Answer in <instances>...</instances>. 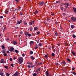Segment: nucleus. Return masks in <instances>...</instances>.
<instances>
[{"label":"nucleus","mask_w":76,"mask_h":76,"mask_svg":"<svg viewBox=\"0 0 76 76\" xmlns=\"http://www.w3.org/2000/svg\"><path fill=\"white\" fill-rule=\"evenodd\" d=\"M30 58L31 60H34L35 58V57H33L32 56H30Z\"/></svg>","instance_id":"16"},{"label":"nucleus","mask_w":76,"mask_h":76,"mask_svg":"<svg viewBox=\"0 0 76 76\" xmlns=\"http://www.w3.org/2000/svg\"><path fill=\"white\" fill-rule=\"evenodd\" d=\"M28 36L29 37H31V34H28Z\"/></svg>","instance_id":"43"},{"label":"nucleus","mask_w":76,"mask_h":76,"mask_svg":"<svg viewBox=\"0 0 76 76\" xmlns=\"http://www.w3.org/2000/svg\"><path fill=\"white\" fill-rule=\"evenodd\" d=\"M14 50H15V49H14V48L12 47L10 49L9 51H11V52L13 51H14Z\"/></svg>","instance_id":"7"},{"label":"nucleus","mask_w":76,"mask_h":76,"mask_svg":"<svg viewBox=\"0 0 76 76\" xmlns=\"http://www.w3.org/2000/svg\"><path fill=\"white\" fill-rule=\"evenodd\" d=\"M72 36H73V38H76V36L75 35V34H73L72 35Z\"/></svg>","instance_id":"40"},{"label":"nucleus","mask_w":76,"mask_h":76,"mask_svg":"<svg viewBox=\"0 0 76 76\" xmlns=\"http://www.w3.org/2000/svg\"><path fill=\"white\" fill-rule=\"evenodd\" d=\"M0 75H1V76H3V73H2V72H1L0 73Z\"/></svg>","instance_id":"42"},{"label":"nucleus","mask_w":76,"mask_h":76,"mask_svg":"<svg viewBox=\"0 0 76 76\" xmlns=\"http://www.w3.org/2000/svg\"><path fill=\"white\" fill-rule=\"evenodd\" d=\"M2 49L3 50L5 48V47H4V45H2Z\"/></svg>","instance_id":"29"},{"label":"nucleus","mask_w":76,"mask_h":76,"mask_svg":"<svg viewBox=\"0 0 76 76\" xmlns=\"http://www.w3.org/2000/svg\"><path fill=\"white\" fill-rule=\"evenodd\" d=\"M75 69H76V68H75L73 67L72 68V70H74Z\"/></svg>","instance_id":"56"},{"label":"nucleus","mask_w":76,"mask_h":76,"mask_svg":"<svg viewBox=\"0 0 76 76\" xmlns=\"http://www.w3.org/2000/svg\"><path fill=\"white\" fill-rule=\"evenodd\" d=\"M12 18H13V19H15L16 18V16L14 15L13 16Z\"/></svg>","instance_id":"48"},{"label":"nucleus","mask_w":76,"mask_h":76,"mask_svg":"<svg viewBox=\"0 0 76 76\" xmlns=\"http://www.w3.org/2000/svg\"><path fill=\"white\" fill-rule=\"evenodd\" d=\"M10 61H12V58H10Z\"/></svg>","instance_id":"55"},{"label":"nucleus","mask_w":76,"mask_h":76,"mask_svg":"<svg viewBox=\"0 0 76 76\" xmlns=\"http://www.w3.org/2000/svg\"><path fill=\"white\" fill-rule=\"evenodd\" d=\"M3 55H4V56H7V54H6V53H4Z\"/></svg>","instance_id":"33"},{"label":"nucleus","mask_w":76,"mask_h":76,"mask_svg":"<svg viewBox=\"0 0 76 76\" xmlns=\"http://www.w3.org/2000/svg\"><path fill=\"white\" fill-rule=\"evenodd\" d=\"M12 44H14V45H16L18 44V42H17L16 41H15L14 40H13L12 41Z\"/></svg>","instance_id":"9"},{"label":"nucleus","mask_w":76,"mask_h":76,"mask_svg":"<svg viewBox=\"0 0 76 76\" xmlns=\"http://www.w3.org/2000/svg\"><path fill=\"white\" fill-rule=\"evenodd\" d=\"M5 52H6V51L4 50H3V51L2 53H5Z\"/></svg>","instance_id":"58"},{"label":"nucleus","mask_w":76,"mask_h":76,"mask_svg":"<svg viewBox=\"0 0 76 76\" xmlns=\"http://www.w3.org/2000/svg\"><path fill=\"white\" fill-rule=\"evenodd\" d=\"M7 29V27H5L4 28V30H3V32L5 31V30H6Z\"/></svg>","instance_id":"28"},{"label":"nucleus","mask_w":76,"mask_h":76,"mask_svg":"<svg viewBox=\"0 0 76 76\" xmlns=\"http://www.w3.org/2000/svg\"><path fill=\"white\" fill-rule=\"evenodd\" d=\"M40 47H41V45H42V44L41 43H39L38 45Z\"/></svg>","instance_id":"37"},{"label":"nucleus","mask_w":76,"mask_h":76,"mask_svg":"<svg viewBox=\"0 0 76 76\" xmlns=\"http://www.w3.org/2000/svg\"><path fill=\"white\" fill-rule=\"evenodd\" d=\"M60 3V2L59 1H56V3Z\"/></svg>","instance_id":"45"},{"label":"nucleus","mask_w":76,"mask_h":76,"mask_svg":"<svg viewBox=\"0 0 76 76\" xmlns=\"http://www.w3.org/2000/svg\"><path fill=\"white\" fill-rule=\"evenodd\" d=\"M38 3L40 6H42V5L45 6V4L44 1L40 2H39Z\"/></svg>","instance_id":"4"},{"label":"nucleus","mask_w":76,"mask_h":76,"mask_svg":"<svg viewBox=\"0 0 76 76\" xmlns=\"http://www.w3.org/2000/svg\"><path fill=\"white\" fill-rule=\"evenodd\" d=\"M34 29L35 31H37V30H38V28H37V27H35L34 28Z\"/></svg>","instance_id":"22"},{"label":"nucleus","mask_w":76,"mask_h":76,"mask_svg":"<svg viewBox=\"0 0 76 76\" xmlns=\"http://www.w3.org/2000/svg\"><path fill=\"white\" fill-rule=\"evenodd\" d=\"M61 10H63V7H62L61 9Z\"/></svg>","instance_id":"62"},{"label":"nucleus","mask_w":76,"mask_h":76,"mask_svg":"<svg viewBox=\"0 0 76 76\" xmlns=\"http://www.w3.org/2000/svg\"><path fill=\"white\" fill-rule=\"evenodd\" d=\"M5 13L6 14H8L9 13V11H8L7 10H5Z\"/></svg>","instance_id":"18"},{"label":"nucleus","mask_w":76,"mask_h":76,"mask_svg":"<svg viewBox=\"0 0 76 76\" xmlns=\"http://www.w3.org/2000/svg\"><path fill=\"white\" fill-rule=\"evenodd\" d=\"M11 66L12 67H14V65H13V64H11Z\"/></svg>","instance_id":"54"},{"label":"nucleus","mask_w":76,"mask_h":76,"mask_svg":"<svg viewBox=\"0 0 76 76\" xmlns=\"http://www.w3.org/2000/svg\"><path fill=\"white\" fill-rule=\"evenodd\" d=\"M71 19L73 22H76V18L75 17H72Z\"/></svg>","instance_id":"5"},{"label":"nucleus","mask_w":76,"mask_h":76,"mask_svg":"<svg viewBox=\"0 0 76 76\" xmlns=\"http://www.w3.org/2000/svg\"><path fill=\"white\" fill-rule=\"evenodd\" d=\"M68 61H69L70 62H71V61H70V59H68Z\"/></svg>","instance_id":"61"},{"label":"nucleus","mask_w":76,"mask_h":76,"mask_svg":"<svg viewBox=\"0 0 76 76\" xmlns=\"http://www.w3.org/2000/svg\"><path fill=\"white\" fill-rule=\"evenodd\" d=\"M38 13V11L37 10H36L34 12V13L35 15H36V14H37Z\"/></svg>","instance_id":"17"},{"label":"nucleus","mask_w":76,"mask_h":76,"mask_svg":"<svg viewBox=\"0 0 76 76\" xmlns=\"http://www.w3.org/2000/svg\"><path fill=\"white\" fill-rule=\"evenodd\" d=\"M37 74L35 73H34L33 74V76H37Z\"/></svg>","instance_id":"39"},{"label":"nucleus","mask_w":76,"mask_h":76,"mask_svg":"<svg viewBox=\"0 0 76 76\" xmlns=\"http://www.w3.org/2000/svg\"><path fill=\"white\" fill-rule=\"evenodd\" d=\"M15 52H16V53H19V51L17 50H15Z\"/></svg>","instance_id":"35"},{"label":"nucleus","mask_w":76,"mask_h":76,"mask_svg":"<svg viewBox=\"0 0 76 76\" xmlns=\"http://www.w3.org/2000/svg\"><path fill=\"white\" fill-rule=\"evenodd\" d=\"M46 75L47 76H53L52 74H51V73H50V72H49L48 71H47L46 72Z\"/></svg>","instance_id":"3"},{"label":"nucleus","mask_w":76,"mask_h":76,"mask_svg":"<svg viewBox=\"0 0 76 76\" xmlns=\"http://www.w3.org/2000/svg\"><path fill=\"white\" fill-rule=\"evenodd\" d=\"M29 54L31 55L32 54H33V52L32 51H30Z\"/></svg>","instance_id":"24"},{"label":"nucleus","mask_w":76,"mask_h":76,"mask_svg":"<svg viewBox=\"0 0 76 76\" xmlns=\"http://www.w3.org/2000/svg\"><path fill=\"white\" fill-rule=\"evenodd\" d=\"M47 21H48H48H49V20H50V18H47Z\"/></svg>","instance_id":"44"},{"label":"nucleus","mask_w":76,"mask_h":76,"mask_svg":"<svg viewBox=\"0 0 76 76\" xmlns=\"http://www.w3.org/2000/svg\"><path fill=\"white\" fill-rule=\"evenodd\" d=\"M27 64H30V65H33V64H32V63L30 61H28L27 62Z\"/></svg>","instance_id":"12"},{"label":"nucleus","mask_w":76,"mask_h":76,"mask_svg":"<svg viewBox=\"0 0 76 76\" xmlns=\"http://www.w3.org/2000/svg\"><path fill=\"white\" fill-rule=\"evenodd\" d=\"M66 6H65V7L66 8L68 7V6H69V3L66 4Z\"/></svg>","instance_id":"23"},{"label":"nucleus","mask_w":76,"mask_h":76,"mask_svg":"<svg viewBox=\"0 0 76 76\" xmlns=\"http://www.w3.org/2000/svg\"><path fill=\"white\" fill-rule=\"evenodd\" d=\"M36 65H31V67H35V66Z\"/></svg>","instance_id":"47"},{"label":"nucleus","mask_w":76,"mask_h":76,"mask_svg":"<svg viewBox=\"0 0 76 76\" xmlns=\"http://www.w3.org/2000/svg\"><path fill=\"white\" fill-rule=\"evenodd\" d=\"M42 62H39L38 63V65H42Z\"/></svg>","instance_id":"30"},{"label":"nucleus","mask_w":76,"mask_h":76,"mask_svg":"<svg viewBox=\"0 0 76 76\" xmlns=\"http://www.w3.org/2000/svg\"><path fill=\"white\" fill-rule=\"evenodd\" d=\"M53 50V52H54V53L56 52V49H54Z\"/></svg>","instance_id":"52"},{"label":"nucleus","mask_w":76,"mask_h":76,"mask_svg":"<svg viewBox=\"0 0 76 76\" xmlns=\"http://www.w3.org/2000/svg\"><path fill=\"white\" fill-rule=\"evenodd\" d=\"M20 8H21V7H18V8L17 9V10H20Z\"/></svg>","instance_id":"46"},{"label":"nucleus","mask_w":76,"mask_h":76,"mask_svg":"<svg viewBox=\"0 0 76 76\" xmlns=\"http://www.w3.org/2000/svg\"><path fill=\"white\" fill-rule=\"evenodd\" d=\"M72 53L73 56H75L76 54V53L73 51H72Z\"/></svg>","instance_id":"19"},{"label":"nucleus","mask_w":76,"mask_h":76,"mask_svg":"<svg viewBox=\"0 0 76 76\" xmlns=\"http://www.w3.org/2000/svg\"><path fill=\"white\" fill-rule=\"evenodd\" d=\"M28 34H29V33L28 32H27L26 31H25L24 33V34H25V35H26V36H28Z\"/></svg>","instance_id":"15"},{"label":"nucleus","mask_w":76,"mask_h":76,"mask_svg":"<svg viewBox=\"0 0 76 76\" xmlns=\"http://www.w3.org/2000/svg\"><path fill=\"white\" fill-rule=\"evenodd\" d=\"M71 73H72V74H73L74 75H76V73L75 72L73 71L71 72Z\"/></svg>","instance_id":"25"},{"label":"nucleus","mask_w":76,"mask_h":76,"mask_svg":"<svg viewBox=\"0 0 76 76\" xmlns=\"http://www.w3.org/2000/svg\"><path fill=\"white\" fill-rule=\"evenodd\" d=\"M29 25H32V23H31V22H29Z\"/></svg>","instance_id":"51"},{"label":"nucleus","mask_w":76,"mask_h":76,"mask_svg":"<svg viewBox=\"0 0 76 76\" xmlns=\"http://www.w3.org/2000/svg\"><path fill=\"white\" fill-rule=\"evenodd\" d=\"M61 63L62 65H64V66L66 65V62L65 61H62L61 62Z\"/></svg>","instance_id":"11"},{"label":"nucleus","mask_w":76,"mask_h":76,"mask_svg":"<svg viewBox=\"0 0 76 76\" xmlns=\"http://www.w3.org/2000/svg\"><path fill=\"white\" fill-rule=\"evenodd\" d=\"M55 64L56 66H58V64L57 62L55 63Z\"/></svg>","instance_id":"34"},{"label":"nucleus","mask_w":76,"mask_h":76,"mask_svg":"<svg viewBox=\"0 0 76 76\" xmlns=\"http://www.w3.org/2000/svg\"><path fill=\"white\" fill-rule=\"evenodd\" d=\"M36 41H37V43H39V40H36Z\"/></svg>","instance_id":"64"},{"label":"nucleus","mask_w":76,"mask_h":76,"mask_svg":"<svg viewBox=\"0 0 76 76\" xmlns=\"http://www.w3.org/2000/svg\"><path fill=\"white\" fill-rule=\"evenodd\" d=\"M35 47H38V45L36 44L35 45Z\"/></svg>","instance_id":"60"},{"label":"nucleus","mask_w":76,"mask_h":76,"mask_svg":"<svg viewBox=\"0 0 76 76\" xmlns=\"http://www.w3.org/2000/svg\"><path fill=\"white\" fill-rule=\"evenodd\" d=\"M22 20H20V21L17 22V24H20L22 23Z\"/></svg>","instance_id":"14"},{"label":"nucleus","mask_w":76,"mask_h":76,"mask_svg":"<svg viewBox=\"0 0 76 76\" xmlns=\"http://www.w3.org/2000/svg\"><path fill=\"white\" fill-rule=\"evenodd\" d=\"M52 49H53V48H54V46H52Z\"/></svg>","instance_id":"63"},{"label":"nucleus","mask_w":76,"mask_h":76,"mask_svg":"<svg viewBox=\"0 0 76 76\" xmlns=\"http://www.w3.org/2000/svg\"><path fill=\"white\" fill-rule=\"evenodd\" d=\"M34 22H35V21L33 20L31 22L32 25H34Z\"/></svg>","instance_id":"27"},{"label":"nucleus","mask_w":76,"mask_h":76,"mask_svg":"<svg viewBox=\"0 0 76 76\" xmlns=\"http://www.w3.org/2000/svg\"><path fill=\"white\" fill-rule=\"evenodd\" d=\"M30 45H33V44H34V42L33 41H31L30 42Z\"/></svg>","instance_id":"21"},{"label":"nucleus","mask_w":76,"mask_h":76,"mask_svg":"<svg viewBox=\"0 0 76 76\" xmlns=\"http://www.w3.org/2000/svg\"><path fill=\"white\" fill-rule=\"evenodd\" d=\"M20 15L21 16L23 14V13H22V12H20Z\"/></svg>","instance_id":"53"},{"label":"nucleus","mask_w":76,"mask_h":76,"mask_svg":"<svg viewBox=\"0 0 76 76\" xmlns=\"http://www.w3.org/2000/svg\"><path fill=\"white\" fill-rule=\"evenodd\" d=\"M7 21L9 23H11V24H13L14 23V20L12 19V18H10L7 19Z\"/></svg>","instance_id":"1"},{"label":"nucleus","mask_w":76,"mask_h":76,"mask_svg":"<svg viewBox=\"0 0 76 76\" xmlns=\"http://www.w3.org/2000/svg\"><path fill=\"white\" fill-rule=\"evenodd\" d=\"M40 71H41V67H39L37 69L36 72L37 73H38V72H39Z\"/></svg>","instance_id":"6"},{"label":"nucleus","mask_w":76,"mask_h":76,"mask_svg":"<svg viewBox=\"0 0 76 76\" xmlns=\"http://www.w3.org/2000/svg\"><path fill=\"white\" fill-rule=\"evenodd\" d=\"M55 56V54L53 53H52V57H54V56Z\"/></svg>","instance_id":"31"},{"label":"nucleus","mask_w":76,"mask_h":76,"mask_svg":"<svg viewBox=\"0 0 76 76\" xmlns=\"http://www.w3.org/2000/svg\"><path fill=\"white\" fill-rule=\"evenodd\" d=\"M55 35H56V36H58V34L57 33H55Z\"/></svg>","instance_id":"36"},{"label":"nucleus","mask_w":76,"mask_h":76,"mask_svg":"<svg viewBox=\"0 0 76 76\" xmlns=\"http://www.w3.org/2000/svg\"><path fill=\"white\" fill-rule=\"evenodd\" d=\"M65 45H68V43H67V42H65Z\"/></svg>","instance_id":"59"},{"label":"nucleus","mask_w":76,"mask_h":76,"mask_svg":"<svg viewBox=\"0 0 76 76\" xmlns=\"http://www.w3.org/2000/svg\"><path fill=\"white\" fill-rule=\"evenodd\" d=\"M73 9L74 10V12L75 13H76V8L74 7L73 8Z\"/></svg>","instance_id":"20"},{"label":"nucleus","mask_w":76,"mask_h":76,"mask_svg":"<svg viewBox=\"0 0 76 76\" xmlns=\"http://www.w3.org/2000/svg\"><path fill=\"white\" fill-rule=\"evenodd\" d=\"M24 24L25 25H27V23H26H26H24Z\"/></svg>","instance_id":"49"},{"label":"nucleus","mask_w":76,"mask_h":76,"mask_svg":"<svg viewBox=\"0 0 76 76\" xmlns=\"http://www.w3.org/2000/svg\"><path fill=\"white\" fill-rule=\"evenodd\" d=\"M20 34H21V35H22V34H23V32H22V31H20Z\"/></svg>","instance_id":"41"},{"label":"nucleus","mask_w":76,"mask_h":76,"mask_svg":"<svg viewBox=\"0 0 76 76\" xmlns=\"http://www.w3.org/2000/svg\"><path fill=\"white\" fill-rule=\"evenodd\" d=\"M28 29L29 31H32V26L28 28Z\"/></svg>","instance_id":"13"},{"label":"nucleus","mask_w":76,"mask_h":76,"mask_svg":"<svg viewBox=\"0 0 76 76\" xmlns=\"http://www.w3.org/2000/svg\"><path fill=\"white\" fill-rule=\"evenodd\" d=\"M23 61V58L22 57H21L18 58V61L20 64L22 63Z\"/></svg>","instance_id":"2"},{"label":"nucleus","mask_w":76,"mask_h":76,"mask_svg":"<svg viewBox=\"0 0 76 76\" xmlns=\"http://www.w3.org/2000/svg\"><path fill=\"white\" fill-rule=\"evenodd\" d=\"M6 75H7V76H10V74L7 73H6Z\"/></svg>","instance_id":"32"},{"label":"nucleus","mask_w":76,"mask_h":76,"mask_svg":"<svg viewBox=\"0 0 76 76\" xmlns=\"http://www.w3.org/2000/svg\"><path fill=\"white\" fill-rule=\"evenodd\" d=\"M12 11L13 12H15V9H12Z\"/></svg>","instance_id":"38"},{"label":"nucleus","mask_w":76,"mask_h":76,"mask_svg":"<svg viewBox=\"0 0 76 76\" xmlns=\"http://www.w3.org/2000/svg\"><path fill=\"white\" fill-rule=\"evenodd\" d=\"M2 18H3V16H1L0 17V19H2Z\"/></svg>","instance_id":"57"},{"label":"nucleus","mask_w":76,"mask_h":76,"mask_svg":"<svg viewBox=\"0 0 76 76\" xmlns=\"http://www.w3.org/2000/svg\"><path fill=\"white\" fill-rule=\"evenodd\" d=\"M19 75V72H16L15 74L13 75L14 76H18Z\"/></svg>","instance_id":"8"},{"label":"nucleus","mask_w":76,"mask_h":76,"mask_svg":"<svg viewBox=\"0 0 76 76\" xmlns=\"http://www.w3.org/2000/svg\"><path fill=\"white\" fill-rule=\"evenodd\" d=\"M74 27H75V26H74V25H72L71 26V28H72V29H73L74 28Z\"/></svg>","instance_id":"26"},{"label":"nucleus","mask_w":76,"mask_h":76,"mask_svg":"<svg viewBox=\"0 0 76 76\" xmlns=\"http://www.w3.org/2000/svg\"><path fill=\"white\" fill-rule=\"evenodd\" d=\"M4 59H1L0 61V63H3V64L5 63V62L4 61Z\"/></svg>","instance_id":"10"},{"label":"nucleus","mask_w":76,"mask_h":76,"mask_svg":"<svg viewBox=\"0 0 76 76\" xmlns=\"http://www.w3.org/2000/svg\"><path fill=\"white\" fill-rule=\"evenodd\" d=\"M45 58L48 57V55H45Z\"/></svg>","instance_id":"50"}]
</instances>
